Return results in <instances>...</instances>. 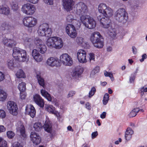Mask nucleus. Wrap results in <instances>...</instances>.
Segmentation results:
<instances>
[{"instance_id":"obj_8","label":"nucleus","mask_w":147,"mask_h":147,"mask_svg":"<svg viewBox=\"0 0 147 147\" xmlns=\"http://www.w3.org/2000/svg\"><path fill=\"white\" fill-rule=\"evenodd\" d=\"M84 68L80 65L75 67L71 72V74L72 77L74 78H80L83 74Z\"/></svg>"},{"instance_id":"obj_31","label":"nucleus","mask_w":147,"mask_h":147,"mask_svg":"<svg viewBox=\"0 0 147 147\" xmlns=\"http://www.w3.org/2000/svg\"><path fill=\"white\" fill-rule=\"evenodd\" d=\"M86 14H84V15H81L80 16V20L83 24L85 26L86 24V21H88V19L89 18L90 16L86 15Z\"/></svg>"},{"instance_id":"obj_28","label":"nucleus","mask_w":147,"mask_h":147,"mask_svg":"<svg viewBox=\"0 0 147 147\" xmlns=\"http://www.w3.org/2000/svg\"><path fill=\"white\" fill-rule=\"evenodd\" d=\"M107 8L105 4L101 3L99 5L98 9L99 12L101 13L100 15H102V14L103 15L104 12H105Z\"/></svg>"},{"instance_id":"obj_15","label":"nucleus","mask_w":147,"mask_h":147,"mask_svg":"<svg viewBox=\"0 0 147 147\" xmlns=\"http://www.w3.org/2000/svg\"><path fill=\"white\" fill-rule=\"evenodd\" d=\"M33 99L34 102L39 107L41 108L44 107V100L38 94L34 95L33 96Z\"/></svg>"},{"instance_id":"obj_35","label":"nucleus","mask_w":147,"mask_h":147,"mask_svg":"<svg viewBox=\"0 0 147 147\" xmlns=\"http://www.w3.org/2000/svg\"><path fill=\"white\" fill-rule=\"evenodd\" d=\"M18 88L20 92H25L26 89V84L23 82L20 83L18 86Z\"/></svg>"},{"instance_id":"obj_7","label":"nucleus","mask_w":147,"mask_h":147,"mask_svg":"<svg viewBox=\"0 0 147 147\" xmlns=\"http://www.w3.org/2000/svg\"><path fill=\"white\" fill-rule=\"evenodd\" d=\"M7 108L11 114L14 115H16L18 114V108L15 102L13 101H8L7 104Z\"/></svg>"},{"instance_id":"obj_3","label":"nucleus","mask_w":147,"mask_h":147,"mask_svg":"<svg viewBox=\"0 0 147 147\" xmlns=\"http://www.w3.org/2000/svg\"><path fill=\"white\" fill-rule=\"evenodd\" d=\"M47 45L49 48H54L56 49H59L63 47V44L60 38L54 36L50 37L47 39Z\"/></svg>"},{"instance_id":"obj_47","label":"nucleus","mask_w":147,"mask_h":147,"mask_svg":"<svg viewBox=\"0 0 147 147\" xmlns=\"http://www.w3.org/2000/svg\"><path fill=\"white\" fill-rule=\"evenodd\" d=\"M30 8H29V11H28L27 15H32L34 13L35 11V8L34 5L32 4Z\"/></svg>"},{"instance_id":"obj_4","label":"nucleus","mask_w":147,"mask_h":147,"mask_svg":"<svg viewBox=\"0 0 147 147\" xmlns=\"http://www.w3.org/2000/svg\"><path fill=\"white\" fill-rule=\"evenodd\" d=\"M115 18L118 22L125 23L128 19V14L124 9L120 8L115 12Z\"/></svg>"},{"instance_id":"obj_11","label":"nucleus","mask_w":147,"mask_h":147,"mask_svg":"<svg viewBox=\"0 0 147 147\" xmlns=\"http://www.w3.org/2000/svg\"><path fill=\"white\" fill-rule=\"evenodd\" d=\"M24 25L28 27H32L36 24L37 20L32 17H26L23 20Z\"/></svg>"},{"instance_id":"obj_30","label":"nucleus","mask_w":147,"mask_h":147,"mask_svg":"<svg viewBox=\"0 0 147 147\" xmlns=\"http://www.w3.org/2000/svg\"><path fill=\"white\" fill-rule=\"evenodd\" d=\"M32 4L28 3L24 4L22 6V11L24 13L27 14L28 11H29V9L30 8Z\"/></svg>"},{"instance_id":"obj_20","label":"nucleus","mask_w":147,"mask_h":147,"mask_svg":"<svg viewBox=\"0 0 147 147\" xmlns=\"http://www.w3.org/2000/svg\"><path fill=\"white\" fill-rule=\"evenodd\" d=\"M3 44L5 46L10 48L16 45V43L13 40L8 39L7 38H4L3 41Z\"/></svg>"},{"instance_id":"obj_36","label":"nucleus","mask_w":147,"mask_h":147,"mask_svg":"<svg viewBox=\"0 0 147 147\" xmlns=\"http://www.w3.org/2000/svg\"><path fill=\"white\" fill-rule=\"evenodd\" d=\"M20 134L22 137L24 139L26 138V136L25 134V127L24 125H21L20 127Z\"/></svg>"},{"instance_id":"obj_33","label":"nucleus","mask_w":147,"mask_h":147,"mask_svg":"<svg viewBox=\"0 0 147 147\" xmlns=\"http://www.w3.org/2000/svg\"><path fill=\"white\" fill-rule=\"evenodd\" d=\"M42 125L41 123L39 122L35 123L33 125V127L37 132H38L41 130Z\"/></svg>"},{"instance_id":"obj_57","label":"nucleus","mask_w":147,"mask_h":147,"mask_svg":"<svg viewBox=\"0 0 147 147\" xmlns=\"http://www.w3.org/2000/svg\"><path fill=\"white\" fill-rule=\"evenodd\" d=\"M76 93V92L75 91H70L67 95V98H69V97L73 96Z\"/></svg>"},{"instance_id":"obj_14","label":"nucleus","mask_w":147,"mask_h":147,"mask_svg":"<svg viewBox=\"0 0 147 147\" xmlns=\"http://www.w3.org/2000/svg\"><path fill=\"white\" fill-rule=\"evenodd\" d=\"M98 20L100 21V23L102 25L103 27L105 28H108L110 26L111 20L107 18H101L100 15L97 17Z\"/></svg>"},{"instance_id":"obj_12","label":"nucleus","mask_w":147,"mask_h":147,"mask_svg":"<svg viewBox=\"0 0 147 147\" xmlns=\"http://www.w3.org/2000/svg\"><path fill=\"white\" fill-rule=\"evenodd\" d=\"M62 2L64 8L67 12L73 9L74 5L73 0H62Z\"/></svg>"},{"instance_id":"obj_53","label":"nucleus","mask_w":147,"mask_h":147,"mask_svg":"<svg viewBox=\"0 0 147 147\" xmlns=\"http://www.w3.org/2000/svg\"><path fill=\"white\" fill-rule=\"evenodd\" d=\"M89 60L91 63H93L94 61V54L93 53H90L89 54Z\"/></svg>"},{"instance_id":"obj_16","label":"nucleus","mask_w":147,"mask_h":147,"mask_svg":"<svg viewBox=\"0 0 147 147\" xmlns=\"http://www.w3.org/2000/svg\"><path fill=\"white\" fill-rule=\"evenodd\" d=\"M25 112L34 118L36 115V111L33 106L31 104L27 105L26 107Z\"/></svg>"},{"instance_id":"obj_34","label":"nucleus","mask_w":147,"mask_h":147,"mask_svg":"<svg viewBox=\"0 0 147 147\" xmlns=\"http://www.w3.org/2000/svg\"><path fill=\"white\" fill-rule=\"evenodd\" d=\"M38 50L40 53L42 54H44L46 51L47 49L46 45L44 44L37 47Z\"/></svg>"},{"instance_id":"obj_50","label":"nucleus","mask_w":147,"mask_h":147,"mask_svg":"<svg viewBox=\"0 0 147 147\" xmlns=\"http://www.w3.org/2000/svg\"><path fill=\"white\" fill-rule=\"evenodd\" d=\"M15 135V133L11 131H9L7 132V136L9 139H12Z\"/></svg>"},{"instance_id":"obj_21","label":"nucleus","mask_w":147,"mask_h":147,"mask_svg":"<svg viewBox=\"0 0 147 147\" xmlns=\"http://www.w3.org/2000/svg\"><path fill=\"white\" fill-rule=\"evenodd\" d=\"M88 24L86 23L85 26L89 29H92L95 28L96 26V22L94 19L90 17L87 21Z\"/></svg>"},{"instance_id":"obj_42","label":"nucleus","mask_w":147,"mask_h":147,"mask_svg":"<svg viewBox=\"0 0 147 147\" xmlns=\"http://www.w3.org/2000/svg\"><path fill=\"white\" fill-rule=\"evenodd\" d=\"M109 100V95L107 93L105 94L102 100L103 103L104 105H106Z\"/></svg>"},{"instance_id":"obj_1","label":"nucleus","mask_w":147,"mask_h":147,"mask_svg":"<svg viewBox=\"0 0 147 147\" xmlns=\"http://www.w3.org/2000/svg\"><path fill=\"white\" fill-rule=\"evenodd\" d=\"M12 56L15 59L19 62H27L28 58L26 55V51L18 47L13 49Z\"/></svg>"},{"instance_id":"obj_39","label":"nucleus","mask_w":147,"mask_h":147,"mask_svg":"<svg viewBox=\"0 0 147 147\" xmlns=\"http://www.w3.org/2000/svg\"><path fill=\"white\" fill-rule=\"evenodd\" d=\"M34 42L37 47L44 44L43 41L38 38H36L34 40Z\"/></svg>"},{"instance_id":"obj_40","label":"nucleus","mask_w":147,"mask_h":147,"mask_svg":"<svg viewBox=\"0 0 147 147\" xmlns=\"http://www.w3.org/2000/svg\"><path fill=\"white\" fill-rule=\"evenodd\" d=\"M108 33L110 36L112 38L114 37L116 35V30L115 28L110 29Z\"/></svg>"},{"instance_id":"obj_6","label":"nucleus","mask_w":147,"mask_h":147,"mask_svg":"<svg viewBox=\"0 0 147 147\" xmlns=\"http://www.w3.org/2000/svg\"><path fill=\"white\" fill-rule=\"evenodd\" d=\"M74 11L77 15L80 16L86 14L88 12V9L85 4L82 3H80L75 5Z\"/></svg>"},{"instance_id":"obj_19","label":"nucleus","mask_w":147,"mask_h":147,"mask_svg":"<svg viewBox=\"0 0 147 147\" xmlns=\"http://www.w3.org/2000/svg\"><path fill=\"white\" fill-rule=\"evenodd\" d=\"M32 55L34 59L38 62H40L42 60V56L36 49H34L32 52Z\"/></svg>"},{"instance_id":"obj_10","label":"nucleus","mask_w":147,"mask_h":147,"mask_svg":"<svg viewBox=\"0 0 147 147\" xmlns=\"http://www.w3.org/2000/svg\"><path fill=\"white\" fill-rule=\"evenodd\" d=\"M59 61L60 62L59 64H72L73 63L72 59L67 53L63 54L61 56Z\"/></svg>"},{"instance_id":"obj_38","label":"nucleus","mask_w":147,"mask_h":147,"mask_svg":"<svg viewBox=\"0 0 147 147\" xmlns=\"http://www.w3.org/2000/svg\"><path fill=\"white\" fill-rule=\"evenodd\" d=\"M17 77L18 78L26 77V76L24 71L22 69H20L18 71L16 74Z\"/></svg>"},{"instance_id":"obj_43","label":"nucleus","mask_w":147,"mask_h":147,"mask_svg":"<svg viewBox=\"0 0 147 147\" xmlns=\"http://www.w3.org/2000/svg\"><path fill=\"white\" fill-rule=\"evenodd\" d=\"M76 41L79 45H81L84 43V39L80 36H78L76 38Z\"/></svg>"},{"instance_id":"obj_41","label":"nucleus","mask_w":147,"mask_h":147,"mask_svg":"<svg viewBox=\"0 0 147 147\" xmlns=\"http://www.w3.org/2000/svg\"><path fill=\"white\" fill-rule=\"evenodd\" d=\"M137 73V70L131 74L129 79V82L130 83L134 82Z\"/></svg>"},{"instance_id":"obj_45","label":"nucleus","mask_w":147,"mask_h":147,"mask_svg":"<svg viewBox=\"0 0 147 147\" xmlns=\"http://www.w3.org/2000/svg\"><path fill=\"white\" fill-rule=\"evenodd\" d=\"M100 71V67L98 66L95 67L91 71V76H94L96 74L99 72Z\"/></svg>"},{"instance_id":"obj_5","label":"nucleus","mask_w":147,"mask_h":147,"mask_svg":"<svg viewBox=\"0 0 147 147\" xmlns=\"http://www.w3.org/2000/svg\"><path fill=\"white\" fill-rule=\"evenodd\" d=\"M38 33L40 36H45L47 37L52 34V30L49 28V24L44 23L40 25L38 30Z\"/></svg>"},{"instance_id":"obj_64","label":"nucleus","mask_w":147,"mask_h":147,"mask_svg":"<svg viewBox=\"0 0 147 147\" xmlns=\"http://www.w3.org/2000/svg\"><path fill=\"white\" fill-rule=\"evenodd\" d=\"M6 130L5 128L3 125H0V133L5 131Z\"/></svg>"},{"instance_id":"obj_2","label":"nucleus","mask_w":147,"mask_h":147,"mask_svg":"<svg viewBox=\"0 0 147 147\" xmlns=\"http://www.w3.org/2000/svg\"><path fill=\"white\" fill-rule=\"evenodd\" d=\"M90 40L94 46L96 48H101L104 45V39L100 33L96 32L91 34Z\"/></svg>"},{"instance_id":"obj_37","label":"nucleus","mask_w":147,"mask_h":147,"mask_svg":"<svg viewBox=\"0 0 147 147\" xmlns=\"http://www.w3.org/2000/svg\"><path fill=\"white\" fill-rule=\"evenodd\" d=\"M7 94L3 90H1L0 93V101H4L7 98Z\"/></svg>"},{"instance_id":"obj_44","label":"nucleus","mask_w":147,"mask_h":147,"mask_svg":"<svg viewBox=\"0 0 147 147\" xmlns=\"http://www.w3.org/2000/svg\"><path fill=\"white\" fill-rule=\"evenodd\" d=\"M46 110L49 113L52 114L55 110V108L53 106L47 105L46 108Z\"/></svg>"},{"instance_id":"obj_32","label":"nucleus","mask_w":147,"mask_h":147,"mask_svg":"<svg viewBox=\"0 0 147 147\" xmlns=\"http://www.w3.org/2000/svg\"><path fill=\"white\" fill-rule=\"evenodd\" d=\"M36 78L39 84L44 87L45 85L44 79L41 77L40 74H37L36 75Z\"/></svg>"},{"instance_id":"obj_51","label":"nucleus","mask_w":147,"mask_h":147,"mask_svg":"<svg viewBox=\"0 0 147 147\" xmlns=\"http://www.w3.org/2000/svg\"><path fill=\"white\" fill-rule=\"evenodd\" d=\"M96 91L95 88L94 87H93L89 93V97H91L93 96L96 92Z\"/></svg>"},{"instance_id":"obj_54","label":"nucleus","mask_w":147,"mask_h":147,"mask_svg":"<svg viewBox=\"0 0 147 147\" xmlns=\"http://www.w3.org/2000/svg\"><path fill=\"white\" fill-rule=\"evenodd\" d=\"M6 116L5 111L3 110L0 109V118H4Z\"/></svg>"},{"instance_id":"obj_29","label":"nucleus","mask_w":147,"mask_h":147,"mask_svg":"<svg viewBox=\"0 0 147 147\" xmlns=\"http://www.w3.org/2000/svg\"><path fill=\"white\" fill-rule=\"evenodd\" d=\"M140 111V109L139 108H134L132 110L129 115L130 117H135Z\"/></svg>"},{"instance_id":"obj_61","label":"nucleus","mask_w":147,"mask_h":147,"mask_svg":"<svg viewBox=\"0 0 147 147\" xmlns=\"http://www.w3.org/2000/svg\"><path fill=\"white\" fill-rule=\"evenodd\" d=\"M27 2L33 3L36 4L38 1V0H26Z\"/></svg>"},{"instance_id":"obj_25","label":"nucleus","mask_w":147,"mask_h":147,"mask_svg":"<svg viewBox=\"0 0 147 147\" xmlns=\"http://www.w3.org/2000/svg\"><path fill=\"white\" fill-rule=\"evenodd\" d=\"M45 130L48 132L51 133L52 131V125L49 121L46 122L44 126Z\"/></svg>"},{"instance_id":"obj_60","label":"nucleus","mask_w":147,"mask_h":147,"mask_svg":"<svg viewBox=\"0 0 147 147\" xmlns=\"http://www.w3.org/2000/svg\"><path fill=\"white\" fill-rule=\"evenodd\" d=\"M13 147H23L21 144L17 142L14 143Z\"/></svg>"},{"instance_id":"obj_49","label":"nucleus","mask_w":147,"mask_h":147,"mask_svg":"<svg viewBox=\"0 0 147 147\" xmlns=\"http://www.w3.org/2000/svg\"><path fill=\"white\" fill-rule=\"evenodd\" d=\"M12 9L14 11H16L19 8L18 3L16 2H13L11 4Z\"/></svg>"},{"instance_id":"obj_18","label":"nucleus","mask_w":147,"mask_h":147,"mask_svg":"<svg viewBox=\"0 0 147 147\" xmlns=\"http://www.w3.org/2000/svg\"><path fill=\"white\" fill-rule=\"evenodd\" d=\"M30 137L31 141L36 145L39 144L41 142V138L39 135L35 132H32Z\"/></svg>"},{"instance_id":"obj_46","label":"nucleus","mask_w":147,"mask_h":147,"mask_svg":"<svg viewBox=\"0 0 147 147\" xmlns=\"http://www.w3.org/2000/svg\"><path fill=\"white\" fill-rule=\"evenodd\" d=\"M2 26L3 28H4V30H9L13 28V27L10 24L6 23H3L2 24Z\"/></svg>"},{"instance_id":"obj_48","label":"nucleus","mask_w":147,"mask_h":147,"mask_svg":"<svg viewBox=\"0 0 147 147\" xmlns=\"http://www.w3.org/2000/svg\"><path fill=\"white\" fill-rule=\"evenodd\" d=\"M7 145L6 141L0 137V147H7Z\"/></svg>"},{"instance_id":"obj_58","label":"nucleus","mask_w":147,"mask_h":147,"mask_svg":"<svg viewBox=\"0 0 147 147\" xmlns=\"http://www.w3.org/2000/svg\"><path fill=\"white\" fill-rule=\"evenodd\" d=\"M44 2L49 5H52L53 4V0H43Z\"/></svg>"},{"instance_id":"obj_26","label":"nucleus","mask_w":147,"mask_h":147,"mask_svg":"<svg viewBox=\"0 0 147 147\" xmlns=\"http://www.w3.org/2000/svg\"><path fill=\"white\" fill-rule=\"evenodd\" d=\"M40 92L42 95L46 98L48 101H51L52 98L50 94L47 92L45 90L42 89Z\"/></svg>"},{"instance_id":"obj_52","label":"nucleus","mask_w":147,"mask_h":147,"mask_svg":"<svg viewBox=\"0 0 147 147\" xmlns=\"http://www.w3.org/2000/svg\"><path fill=\"white\" fill-rule=\"evenodd\" d=\"M74 19V16L71 14L67 16L66 17V20L68 22H71Z\"/></svg>"},{"instance_id":"obj_23","label":"nucleus","mask_w":147,"mask_h":147,"mask_svg":"<svg viewBox=\"0 0 147 147\" xmlns=\"http://www.w3.org/2000/svg\"><path fill=\"white\" fill-rule=\"evenodd\" d=\"M10 13L9 7L6 5H2L0 6V13L5 15H8Z\"/></svg>"},{"instance_id":"obj_56","label":"nucleus","mask_w":147,"mask_h":147,"mask_svg":"<svg viewBox=\"0 0 147 147\" xmlns=\"http://www.w3.org/2000/svg\"><path fill=\"white\" fill-rule=\"evenodd\" d=\"M14 65H7V66L10 69L13 71H15L17 70V67L14 66Z\"/></svg>"},{"instance_id":"obj_13","label":"nucleus","mask_w":147,"mask_h":147,"mask_svg":"<svg viewBox=\"0 0 147 147\" xmlns=\"http://www.w3.org/2000/svg\"><path fill=\"white\" fill-rule=\"evenodd\" d=\"M86 52L83 49H80L77 53L78 59L79 61L81 63H84L87 61L86 59Z\"/></svg>"},{"instance_id":"obj_63","label":"nucleus","mask_w":147,"mask_h":147,"mask_svg":"<svg viewBox=\"0 0 147 147\" xmlns=\"http://www.w3.org/2000/svg\"><path fill=\"white\" fill-rule=\"evenodd\" d=\"M98 134L97 131L93 132L92 134V139L95 138L98 135Z\"/></svg>"},{"instance_id":"obj_55","label":"nucleus","mask_w":147,"mask_h":147,"mask_svg":"<svg viewBox=\"0 0 147 147\" xmlns=\"http://www.w3.org/2000/svg\"><path fill=\"white\" fill-rule=\"evenodd\" d=\"M20 97L22 99H24L26 98V93L25 92H20Z\"/></svg>"},{"instance_id":"obj_24","label":"nucleus","mask_w":147,"mask_h":147,"mask_svg":"<svg viewBox=\"0 0 147 147\" xmlns=\"http://www.w3.org/2000/svg\"><path fill=\"white\" fill-rule=\"evenodd\" d=\"M46 62L47 64H58L60 63L59 59L57 57H54L49 58Z\"/></svg>"},{"instance_id":"obj_9","label":"nucleus","mask_w":147,"mask_h":147,"mask_svg":"<svg viewBox=\"0 0 147 147\" xmlns=\"http://www.w3.org/2000/svg\"><path fill=\"white\" fill-rule=\"evenodd\" d=\"M67 34L71 38H74L77 36V32L76 29L73 25L68 24L66 27Z\"/></svg>"},{"instance_id":"obj_27","label":"nucleus","mask_w":147,"mask_h":147,"mask_svg":"<svg viewBox=\"0 0 147 147\" xmlns=\"http://www.w3.org/2000/svg\"><path fill=\"white\" fill-rule=\"evenodd\" d=\"M113 14V11L112 9L109 8H107L105 10V12H104L103 15L105 17V18H109L111 17Z\"/></svg>"},{"instance_id":"obj_59","label":"nucleus","mask_w":147,"mask_h":147,"mask_svg":"<svg viewBox=\"0 0 147 147\" xmlns=\"http://www.w3.org/2000/svg\"><path fill=\"white\" fill-rule=\"evenodd\" d=\"M5 78V75L2 72L0 71V82L3 80Z\"/></svg>"},{"instance_id":"obj_17","label":"nucleus","mask_w":147,"mask_h":147,"mask_svg":"<svg viewBox=\"0 0 147 147\" xmlns=\"http://www.w3.org/2000/svg\"><path fill=\"white\" fill-rule=\"evenodd\" d=\"M25 112L34 118L36 115V111L33 106L31 104L27 105L26 107Z\"/></svg>"},{"instance_id":"obj_62","label":"nucleus","mask_w":147,"mask_h":147,"mask_svg":"<svg viewBox=\"0 0 147 147\" xmlns=\"http://www.w3.org/2000/svg\"><path fill=\"white\" fill-rule=\"evenodd\" d=\"M107 74H106V77H109L110 78L111 81H113L114 80V78L113 77V74L111 73H110L109 75H107Z\"/></svg>"},{"instance_id":"obj_22","label":"nucleus","mask_w":147,"mask_h":147,"mask_svg":"<svg viewBox=\"0 0 147 147\" xmlns=\"http://www.w3.org/2000/svg\"><path fill=\"white\" fill-rule=\"evenodd\" d=\"M134 134V131L131 128L127 127V129L125 135V138L126 140L128 141L131 138L132 135Z\"/></svg>"}]
</instances>
